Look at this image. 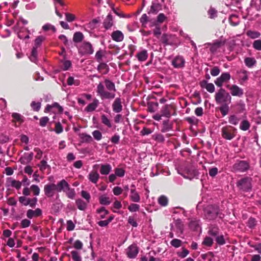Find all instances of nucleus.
I'll use <instances>...</instances> for the list:
<instances>
[{
  "label": "nucleus",
  "mask_w": 261,
  "mask_h": 261,
  "mask_svg": "<svg viewBox=\"0 0 261 261\" xmlns=\"http://www.w3.org/2000/svg\"><path fill=\"white\" fill-rule=\"evenodd\" d=\"M244 63L246 66L251 68L256 64V61L253 57H246L244 59Z\"/></svg>",
  "instance_id": "nucleus-33"
},
{
  "label": "nucleus",
  "mask_w": 261,
  "mask_h": 261,
  "mask_svg": "<svg viewBox=\"0 0 261 261\" xmlns=\"http://www.w3.org/2000/svg\"><path fill=\"white\" fill-rule=\"evenodd\" d=\"M99 102L98 99L95 98L93 99V102L89 104L86 108L85 110L87 112H92L94 111L98 105Z\"/></svg>",
  "instance_id": "nucleus-31"
},
{
  "label": "nucleus",
  "mask_w": 261,
  "mask_h": 261,
  "mask_svg": "<svg viewBox=\"0 0 261 261\" xmlns=\"http://www.w3.org/2000/svg\"><path fill=\"white\" fill-rule=\"evenodd\" d=\"M253 47L257 50H261V40H256L252 44Z\"/></svg>",
  "instance_id": "nucleus-63"
},
{
  "label": "nucleus",
  "mask_w": 261,
  "mask_h": 261,
  "mask_svg": "<svg viewBox=\"0 0 261 261\" xmlns=\"http://www.w3.org/2000/svg\"><path fill=\"white\" fill-rule=\"evenodd\" d=\"M246 35L248 37L251 39H256L260 37V33L257 31H253L251 30H248L246 32Z\"/></svg>",
  "instance_id": "nucleus-38"
},
{
  "label": "nucleus",
  "mask_w": 261,
  "mask_h": 261,
  "mask_svg": "<svg viewBox=\"0 0 261 261\" xmlns=\"http://www.w3.org/2000/svg\"><path fill=\"white\" fill-rule=\"evenodd\" d=\"M230 74L228 72L222 73L221 75L215 81V84L221 88L223 83L228 82L230 79Z\"/></svg>",
  "instance_id": "nucleus-13"
},
{
  "label": "nucleus",
  "mask_w": 261,
  "mask_h": 261,
  "mask_svg": "<svg viewBox=\"0 0 261 261\" xmlns=\"http://www.w3.org/2000/svg\"><path fill=\"white\" fill-rule=\"evenodd\" d=\"M229 21L231 24L233 26L237 25L240 22L238 16L234 14H232L230 16Z\"/></svg>",
  "instance_id": "nucleus-47"
},
{
  "label": "nucleus",
  "mask_w": 261,
  "mask_h": 261,
  "mask_svg": "<svg viewBox=\"0 0 261 261\" xmlns=\"http://www.w3.org/2000/svg\"><path fill=\"white\" fill-rule=\"evenodd\" d=\"M215 99L217 104H229L231 101V97L224 89L220 88L215 93Z\"/></svg>",
  "instance_id": "nucleus-2"
},
{
  "label": "nucleus",
  "mask_w": 261,
  "mask_h": 261,
  "mask_svg": "<svg viewBox=\"0 0 261 261\" xmlns=\"http://www.w3.org/2000/svg\"><path fill=\"white\" fill-rule=\"evenodd\" d=\"M63 111V109L57 102H54L51 105H47L44 110L45 113L53 112L55 113L56 112L62 113Z\"/></svg>",
  "instance_id": "nucleus-14"
},
{
  "label": "nucleus",
  "mask_w": 261,
  "mask_h": 261,
  "mask_svg": "<svg viewBox=\"0 0 261 261\" xmlns=\"http://www.w3.org/2000/svg\"><path fill=\"white\" fill-rule=\"evenodd\" d=\"M99 64L97 66L98 71L102 74H106L109 72V66L105 63L99 62Z\"/></svg>",
  "instance_id": "nucleus-27"
},
{
  "label": "nucleus",
  "mask_w": 261,
  "mask_h": 261,
  "mask_svg": "<svg viewBox=\"0 0 261 261\" xmlns=\"http://www.w3.org/2000/svg\"><path fill=\"white\" fill-rule=\"evenodd\" d=\"M248 244L250 247L254 248L255 251L261 254V243L254 244L249 241Z\"/></svg>",
  "instance_id": "nucleus-41"
},
{
  "label": "nucleus",
  "mask_w": 261,
  "mask_h": 261,
  "mask_svg": "<svg viewBox=\"0 0 261 261\" xmlns=\"http://www.w3.org/2000/svg\"><path fill=\"white\" fill-rule=\"evenodd\" d=\"M204 215L207 219L213 220L220 214L219 207L216 205H208L204 210Z\"/></svg>",
  "instance_id": "nucleus-5"
},
{
  "label": "nucleus",
  "mask_w": 261,
  "mask_h": 261,
  "mask_svg": "<svg viewBox=\"0 0 261 261\" xmlns=\"http://www.w3.org/2000/svg\"><path fill=\"white\" fill-rule=\"evenodd\" d=\"M128 210L131 212H136L140 209V206L138 204L131 203L128 207Z\"/></svg>",
  "instance_id": "nucleus-60"
},
{
  "label": "nucleus",
  "mask_w": 261,
  "mask_h": 261,
  "mask_svg": "<svg viewBox=\"0 0 261 261\" xmlns=\"http://www.w3.org/2000/svg\"><path fill=\"white\" fill-rule=\"evenodd\" d=\"M12 117L13 118L14 122H17L19 123H21L23 122L22 117L20 114L16 113H14L12 115Z\"/></svg>",
  "instance_id": "nucleus-50"
},
{
  "label": "nucleus",
  "mask_w": 261,
  "mask_h": 261,
  "mask_svg": "<svg viewBox=\"0 0 261 261\" xmlns=\"http://www.w3.org/2000/svg\"><path fill=\"white\" fill-rule=\"evenodd\" d=\"M202 244L208 247H211L213 244V240L209 237H206L204 239Z\"/></svg>",
  "instance_id": "nucleus-59"
},
{
  "label": "nucleus",
  "mask_w": 261,
  "mask_h": 261,
  "mask_svg": "<svg viewBox=\"0 0 261 261\" xmlns=\"http://www.w3.org/2000/svg\"><path fill=\"white\" fill-rule=\"evenodd\" d=\"M251 177L246 176L237 181L236 185L239 190L247 192L252 189Z\"/></svg>",
  "instance_id": "nucleus-4"
},
{
  "label": "nucleus",
  "mask_w": 261,
  "mask_h": 261,
  "mask_svg": "<svg viewBox=\"0 0 261 261\" xmlns=\"http://www.w3.org/2000/svg\"><path fill=\"white\" fill-rule=\"evenodd\" d=\"M221 136L226 140H231L237 134V129L230 125H226L221 128Z\"/></svg>",
  "instance_id": "nucleus-3"
},
{
  "label": "nucleus",
  "mask_w": 261,
  "mask_h": 261,
  "mask_svg": "<svg viewBox=\"0 0 261 261\" xmlns=\"http://www.w3.org/2000/svg\"><path fill=\"white\" fill-rule=\"evenodd\" d=\"M99 202L103 205H109L111 202L109 197L106 196H101L99 198Z\"/></svg>",
  "instance_id": "nucleus-61"
},
{
  "label": "nucleus",
  "mask_w": 261,
  "mask_h": 261,
  "mask_svg": "<svg viewBox=\"0 0 261 261\" xmlns=\"http://www.w3.org/2000/svg\"><path fill=\"white\" fill-rule=\"evenodd\" d=\"M71 255L72 258L74 261H81V257L79 253L75 250H73L71 252Z\"/></svg>",
  "instance_id": "nucleus-57"
},
{
  "label": "nucleus",
  "mask_w": 261,
  "mask_h": 261,
  "mask_svg": "<svg viewBox=\"0 0 261 261\" xmlns=\"http://www.w3.org/2000/svg\"><path fill=\"white\" fill-rule=\"evenodd\" d=\"M88 204V203L80 198L75 200V204L77 208L81 211H85L87 207Z\"/></svg>",
  "instance_id": "nucleus-28"
},
{
  "label": "nucleus",
  "mask_w": 261,
  "mask_h": 261,
  "mask_svg": "<svg viewBox=\"0 0 261 261\" xmlns=\"http://www.w3.org/2000/svg\"><path fill=\"white\" fill-rule=\"evenodd\" d=\"M34 154L33 152L30 153H24L23 156L19 159V162L22 164H26L30 162L33 160Z\"/></svg>",
  "instance_id": "nucleus-26"
},
{
  "label": "nucleus",
  "mask_w": 261,
  "mask_h": 261,
  "mask_svg": "<svg viewBox=\"0 0 261 261\" xmlns=\"http://www.w3.org/2000/svg\"><path fill=\"white\" fill-rule=\"evenodd\" d=\"M250 168L249 162L244 160L237 161L232 166V170L234 172H245Z\"/></svg>",
  "instance_id": "nucleus-7"
},
{
  "label": "nucleus",
  "mask_w": 261,
  "mask_h": 261,
  "mask_svg": "<svg viewBox=\"0 0 261 261\" xmlns=\"http://www.w3.org/2000/svg\"><path fill=\"white\" fill-rule=\"evenodd\" d=\"M79 137L83 142L90 143L93 141L92 137L86 133L80 134Z\"/></svg>",
  "instance_id": "nucleus-36"
},
{
  "label": "nucleus",
  "mask_w": 261,
  "mask_h": 261,
  "mask_svg": "<svg viewBox=\"0 0 261 261\" xmlns=\"http://www.w3.org/2000/svg\"><path fill=\"white\" fill-rule=\"evenodd\" d=\"M61 68L63 70H67L71 66V63L69 60H62L60 61Z\"/></svg>",
  "instance_id": "nucleus-37"
},
{
  "label": "nucleus",
  "mask_w": 261,
  "mask_h": 261,
  "mask_svg": "<svg viewBox=\"0 0 261 261\" xmlns=\"http://www.w3.org/2000/svg\"><path fill=\"white\" fill-rule=\"evenodd\" d=\"M41 102H35V101H33L31 103V106L33 110L35 111L38 112L40 110L41 108Z\"/></svg>",
  "instance_id": "nucleus-58"
},
{
  "label": "nucleus",
  "mask_w": 261,
  "mask_h": 261,
  "mask_svg": "<svg viewBox=\"0 0 261 261\" xmlns=\"http://www.w3.org/2000/svg\"><path fill=\"white\" fill-rule=\"evenodd\" d=\"M112 39L116 42H121L124 39V35L119 30L115 31L111 34Z\"/></svg>",
  "instance_id": "nucleus-22"
},
{
  "label": "nucleus",
  "mask_w": 261,
  "mask_h": 261,
  "mask_svg": "<svg viewBox=\"0 0 261 261\" xmlns=\"http://www.w3.org/2000/svg\"><path fill=\"white\" fill-rule=\"evenodd\" d=\"M158 107L159 104L156 101H150L147 102V110L151 113L155 112L158 110Z\"/></svg>",
  "instance_id": "nucleus-30"
},
{
  "label": "nucleus",
  "mask_w": 261,
  "mask_h": 261,
  "mask_svg": "<svg viewBox=\"0 0 261 261\" xmlns=\"http://www.w3.org/2000/svg\"><path fill=\"white\" fill-rule=\"evenodd\" d=\"M116 89L114 83L108 79L104 84L100 82L97 87L96 92L102 99H112L115 97Z\"/></svg>",
  "instance_id": "nucleus-1"
},
{
  "label": "nucleus",
  "mask_w": 261,
  "mask_h": 261,
  "mask_svg": "<svg viewBox=\"0 0 261 261\" xmlns=\"http://www.w3.org/2000/svg\"><path fill=\"white\" fill-rule=\"evenodd\" d=\"M79 53L82 55H91L94 52L92 45L89 42H83L78 48Z\"/></svg>",
  "instance_id": "nucleus-8"
},
{
  "label": "nucleus",
  "mask_w": 261,
  "mask_h": 261,
  "mask_svg": "<svg viewBox=\"0 0 261 261\" xmlns=\"http://www.w3.org/2000/svg\"><path fill=\"white\" fill-rule=\"evenodd\" d=\"M161 113L163 117L169 118L172 115H176V109L173 105L169 104L164 106L161 110Z\"/></svg>",
  "instance_id": "nucleus-9"
},
{
  "label": "nucleus",
  "mask_w": 261,
  "mask_h": 261,
  "mask_svg": "<svg viewBox=\"0 0 261 261\" xmlns=\"http://www.w3.org/2000/svg\"><path fill=\"white\" fill-rule=\"evenodd\" d=\"M214 256V254L212 252H208L206 253L201 254V257L204 260L207 259L208 261H212Z\"/></svg>",
  "instance_id": "nucleus-55"
},
{
  "label": "nucleus",
  "mask_w": 261,
  "mask_h": 261,
  "mask_svg": "<svg viewBox=\"0 0 261 261\" xmlns=\"http://www.w3.org/2000/svg\"><path fill=\"white\" fill-rule=\"evenodd\" d=\"M38 166L39 167L40 170L42 172H43L47 167H49V166L47 164L46 161L44 160L40 162Z\"/></svg>",
  "instance_id": "nucleus-64"
},
{
  "label": "nucleus",
  "mask_w": 261,
  "mask_h": 261,
  "mask_svg": "<svg viewBox=\"0 0 261 261\" xmlns=\"http://www.w3.org/2000/svg\"><path fill=\"white\" fill-rule=\"evenodd\" d=\"M112 170L111 166L109 164H101L100 166L99 172L101 175H108Z\"/></svg>",
  "instance_id": "nucleus-25"
},
{
  "label": "nucleus",
  "mask_w": 261,
  "mask_h": 261,
  "mask_svg": "<svg viewBox=\"0 0 261 261\" xmlns=\"http://www.w3.org/2000/svg\"><path fill=\"white\" fill-rule=\"evenodd\" d=\"M18 37L21 39H29V33L28 31H19L18 33Z\"/></svg>",
  "instance_id": "nucleus-54"
},
{
  "label": "nucleus",
  "mask_w": 261,
  "mask_h": 261,
  "mask_svg": "<svg viewBox=\"0 0 261 261\" xmlns=\"http://www.w3.org/2000/svg\"><path fill=\"white\" fill-rule=\"evenodd\" d=\"M201 88H205L210 93H213L215 91V88L213 84L208 83L206 81L203 80L200 83Z\"/></svg>",
  "instance_id": "nucleus-23"
},
{
  "label": "nucleus",
  "mask_w": 261,
  "mask_h": 261,
  "mask_svg": "<svg viewBox=\"0 0 261 261\" xmlns=\"http://www.w3.org/2000/svg\"><path fill=\"white\" fill-rule=\"evenodd\" d=\"M226 43V40L225 39H220L219 40H217L213 44H211V46L210 47V50L212 53L216 52L218 49L220 48Z\"/></svg>",
  "instance_id": "nucleus-20"
},
{
  "label": "nucleus",
  "mask_w": 261,
  "mask_h": 261,
  "mask_svg": "<svg viewBox=\"0 0 261 261\" xmlns=\"http://www.w3.org/2000/svg\"><path fill=\"white\" fill-rule=\"evenodd\" d=\"M59 188L58 183L57 185L54 183L47 184L44 187V194L47 197H52L55 195V191L59 192Z\"/></svg>",
  "instance_id": "nucleus-10"
},
{
  "label": "nucleus",
  "mask_w": 261,
  "mask_h": 261,
  "mask_svg": "<svg viewBox=\"0 0 261 261\" xmlns=\"http://www.w3.org/2000/svg\"><path fill=\"white\" fill-rule=\"evenodd\" d=\"M106 55V51L103 50H98L95 54V59L98 62H101L102 61V58Z\"/></svg>",
  "instance_id": "nucleus-43"
},
{
  "label": "nucleus",
  "mask_w": 261,
  "mask_h": 261,
  "mask_svg": "<svg viewBox=\"0 0 261 261\" xmlns=\"http://www.w3.org/2000/svg\"><path fill=\"white\" fill-rule=\"evenodd\" d=\"M45 39V37L43 36H38L35 40L34 46L33 47L37 48L41 45L42 42L44 41Z\"/></svg>",
  "instance_id": "nucleus-45"
},
{
  "label": "nucleus",
  "mask_w": 261,
  "mask_h": 261,
  "mask_svg": "<svg viewBox=\"0 0 261 261\" xmlns=\"http://www.w3.org/2000/svg\"><path fill=\"white\" fill-rule=\"evenodd\" d=\"M229 104H223L221 105V106L220 107V111L222 115L224 116L226 115L229 112V107L228 106Z\"/></svg>",
  "instance_id": "nucleus-51"
},
{
  "label": "nucleus",
  "mask_w": 261,
  "mask_h": 261,
  "mask_svg": "<svg viewBox=\"0 0 261 261\" xmlns=\"http://www.w3.org/2000/svg\"><path fill=\"white\" fill-rule=\"evenodd\" d=\"M84 38V35L80 32H75L73 37V41L75 43L81 42Z\"/></svg>",
  "instance_id": "nucleus-34"
},
{
  "label": "nucleus",
  "mask_w": 261,
  "mask_h": 261,
  "mask_svg": "<svg viewBox=\"0 0 261 261\" xmlns=\"http://www.w3.org/2000/svg\"><path fill=\"white\" fill-rule=\"evenodd\" d=\"M30 58L32 62H36L37 60V50L36 47H33Z\"/></svg>",
  "instance_id": "nucleus-52"
},
{
  "label": "nucleus",
  "mask_w": 261,
  "mask_h": 261,
  "mask_svg": "<svg viewBox=\"0 0 261 261\" xmlns=\"http://www.w3.org/2000/svg\"><path fill=\"white\" fill-rule=\"evenodd\" d=\"M161 41L165 45H174L176 44L175 36L168 34H163Z\"/></svg>",
  "instance_id": "nucleus-12"
},
{
  "label": "nucleus",
  "mask_w": 261,
  "mask_h": 261,
  "mask_svg": "<svg viewBox=\"0 0 261 261\" xmlns=\"http://www.w3.org/2000/svg\"><path fill=\"white\" fill-rule=\"evenodd\" d=\"M114 25L113 16L111 14H109L103 22L104 28L106 30H110Z\"/></svg>",
  "instance_id": "nucleus-18"
},
{
  "label": "nucleus",
  "mask_w": 261,
  "mask_h": 261,
  "mask_svg": "<svg viewBox=\"0 0 261 261\" xmlns=\"http://www.w3.org/2000/svg\"><path fill=\"white\" fill-rule=\"evenodd\" d=\"M130 200L134 202H138L140 200V197L135 189L130 190Z\"/></svg>",
  "instance_id": "nucleus-32"
},
{
  "label": "nucleus",
  "mask_w": 261,
  "mask_h": 261,
  "mask_svg": "<svg viewBox=\"0 0 261 261\" xmlns=\"http://www.w3.org/2000/svg\"><path fill=\"white\" fill-rule=\"evenodd\" d=\"M96 212L99 214L100 218L103 219L109 214V211H107L104 207L97 209Z\"/></svg>",
  "instance_id": "nucleus-44"
},
{
  "label": "nucleus",
  "mask_w": 261,
  "mask_h": 261,
  "mask_svg": "<svg viewBox=\"0 0 261 261\" xmlns=\"http://www.w3.org/2000/svg\"><path fill=\"white\" fill-rule=\"evenodd\" d=\"M158 201L159 204H160L162 206H166L168 204V198H167V197H166L164 195L161 196L158 198Z\"/></svg>",
  "instance_id": "nucleus-49"
},
{
  "label": "nucleus",
  "mask_w": 261,
  "mask_h": 261,
  "mask_svg": "<svg viewBox=\"0 0 261 261\" xmlns=\"http://www.w3.org/2000/svg\"><path fill=\"white\" fill-rule=\"evenodd\" d=\"M42 211L40 208H37L35 210L29 209L27 212V216L29 219H32L34 217H38L41 216Z\"/></svg>",
  "instance_id": "nucleus-19"
},
{
  "label": "nucleus",
  "mask_w": 261,
  "mask_h": 261,
  "mask_svg": "<svg viewBox=\"0 0 261 261\" xmlns=\"http://www.w3.org/2000/svg\"><path fill=\"white\" fill-rule=\"evenodd\" d=\"M139 252L138 247L136 245H131L126 250V255L130 258H134Z\"/></svg>",
  "instance_id": "nucleus-16"
},
{
  "label": "nucleus",
  "mask_w": 261,
  "mask_h": 261,
  "mask_svg": "<svg viewBox=\"0 0 261 261\" xmlns=\"http://www.w3.org/2000/svg\"><path fill=\"white\" fill-rule=\"evenodd\" d=\"M226 88L230 90V93L233 96L242 97L244 94L243 89L239 87L237 85H227Z\"/></svg>",
  "instance_id": "nucleus-11"
},
{
  "label": "nucleus",
  "mask_w": 261,
  "mask_h": 261,
  "mask_svg": "<svg viewBox=\"0 0 261 261\" xmlns=\"http://www.w3.org/2000/svg\"><path fill=\"white\" fill-rule=\"evenodd\" d=\"M250 127V124L247 120H243L240 125V128L244 131L247 130Z\"/></svg>",
  "instance_id": "nucleus-42"
},
{
  "label": "nucleus",
  "mask_w": 261,
  "mask_h": 261,
  "mask_svg": "<svg viewBox=\"0 0 261 261\" xmlns=\"http://www.w3.org/2000/svg\"><path fill=\"white\" fill-rule=\"evenodd\" d=\"M257 221L255 218L253 217H250L247 222V226L250 228H254L257 225Z\"/></svg>",
  "instance_id": "nucleus-40"
},
{
  "label": "nucleus",
  "mask_w": 261,
  "mask_h": 261,
  "mask_svg": "<svg viewBox=\"0 0 261 261\" xmlns=\"http://www.w3.org/2000/svg\"><path fill=\"white\" fill-rule=\"evenodd\" d=\"M172 129V124L169 123V120H165L163 122V127L162 132L165 133Z\"/></svg>",
  "instance_id": "nucleus-35"
},
{
  "label": "nucleus",
  "mask_w": 261,
  "mask_h": 261,
  "mask_svg": "<svg viewBox=\"0 0 261 261\" xmlns=\"http://www.w3.org/2000/svg\"><path fill=\"white\" fill-rule=\"evenodd\" d=\"M240 121V118L234 115H230L228 117V122L234 125H237Z\"/></svg>",
  "instance_id": "nucleus-46"
},
{
  "label": "nucleus",
  "mask_w": 261,
  "mask_h": 261,
  "mask_svg": "<svg viewBox=\"0 0 261 261\" xmlns=\"http://www.w3.org/2000/svg\"><path fill=\"white\" fill-rule=\"evenodd\" d=\"M152 138L158 143H164L165 142L164 136L160 133L154 134L152 136Z\"/></svg>",
  "instance_id": "nucleus-39"
},
{
  "label": "nucleus",
  "mask_w": 261,
  "mask_h": 261,
  "mask_svg": "<svg viewBox=\"0 0 261 261\" xmlns=\"http://www.w3.org/2000/svg\"><path fill=\"white\" fill-rule=\"evenodd\" d=\"M58 186L60 187L59 192L63 191L66 193L68 198L72 199L75 197V193L74 189L71 188L65 179H62L59 181Z\"/></svg>",
  "instance_id": "nucleus-6"
},
{
  "label": "nucleus",
  "mask_w": 261,
  "mask_h": 261,
  "mask_svg": "<svg viewBox=\"0 0 261 261\" xmlns=\"http://www.w3.org/2000/svg\"><path fill=\"white\" fill-rule=\"evenodd\" d=\"M31 191L32 192L33 195L38 196L40 193V188L37 185H33L30 187Z\"/></svg>",
  "instance_id": "nucleus-56"
},
{
  "label": "nucleus",
  "mask_w": 261,
  "mask_h": 261,
  "mask_svg": "<svg viewBox=\"0 0 261 261\" xmlns=\"http://www.w3.org/2000/svg\"><path fill=\"white\" fill-rule=\"evenodd\" d=\"M148 57V52L145 49H143L139 51L136 55V57L137 58L138 61L141 62L145 61L147 59Z\"/></svg>",
  "instance_id": "nucleus-24"
},
{
  "label": "nucleus",
  "mask_w": 261,
  "mask_h": 261,
  "mask_svg": "<svg viewBox=\"0 0 261 261\" xmlns=\"http://www.w3.org/2000/svg\"><path fill=\"white\" fill-rule=\"evenodd\" d=\"M113 110L116 113H120L122 110L121 99L120 97L116 98L112 104Z\"/></svg>",
  "instance_id": "nucleus-21"
},
{
  "label": "nucleus",
  "mask_w": 261,
  "mask_h": 261,
  "mask_svg": "<svg viewBox=\"0 0 261 261\" xmlns=\"http://www.w3.org/2000/svg\"><path fill=\"white\" fill-rule=\"evenodd\" d=\"M238 76V80L241 84H243L244 82L248 80V72L245 69L238 70L236 72Z\"/></svg>",
  "instance_id": "nucleus-15"
},
{
  "label": "nucleus",
  "mask_w": 261,
  "mask_h": 261,
  "mask_svg": "<svg viewBox=\"0 0 261 261\" xmlns=\"http://www.w3.org/2000/svg\"><path fill=\"white\" fill-rule=\"evenodd\" d=\"M88 178L93 184H96L99 178V175L97 171H92L89 174Z\"/></svg>",
  "instance_id": "nucleus-29"
},
{
  "label": "nucleus",
  "mask_w": 261,
  "mask_h": 261,
  "mask_svg": "<svg viewBox=\"0 0 261 261\" xmlns=\"http://www.w3.org/2000/svg\"><path fill=\"white\" fill-rule=\"evenodd\" d=\"M81 196L83 198L85 199L86 202H87L88 203L90 202L91 196H90V194L88 192H87L86 191H84V190L82 191H81Z\"/></svg>",
  "instance_id": "nucleus-62"
},
{
  "label": "nucleus",
  "mask_w": 261,
  "mask_h": 261,
  "mask_svg": "<svg viewBox=\"0 0 261 261\" xmlns=\"http://www.w3.org/2000/svg\"><path fill=\"white\" fill-rule=\"evenodd\" d=\"M115 174L116 176L120 177H123L124 176L125 171L123 168H116L114 169Z\"/></svg>",
  "instance_id": "nucleus-53"
},
{
  "label": "nucleus",
  "mask_w": 261,
  "mask_h": 261,
  "mask_svg": "<svg viewBox=\"0 0 261 261\" xmlns=\"http://www.w3.org/2000/svg\"><path fill=\"white\" fill-rule=\"evenodd\" d=\"M101 121L103 124L108 126L109 128L112 127V125L111 123V121L105 115L103 114L101 116Z\"/></svg>",
  "instance_id": "nucleus-48"
},
{
  "label": "nucleus",
  "mask_w": 261,
  "mask_h": 261,
  "mask_svg": "<svg viewBox=\"0 0 261 261\" xmlns=\"http://www.w3.org/2000/svg\"><path fill=\"white\" fill-rule=\"evenodd\" d=\"M185 62L182 56H177L172 61V65L176 68H182L185 66Z\"/></svg>",
  "instance_id": "nucleus-17"
}]
</instances>
